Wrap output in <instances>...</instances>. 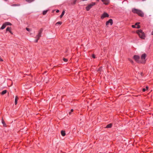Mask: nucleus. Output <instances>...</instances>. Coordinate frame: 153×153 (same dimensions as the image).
I'll return each instance as SVG.
<instances>
[{
    "label": "nucleus",
    "instance_id": "nucleus-1",
    "mask_svg": "<svg viewBox=\"0 0 153 153\" xmlns=\"http://www.w3.org/2000/svg\"><path fill=\"white\" fill-rule=\"evenodd\" d=\"M132 12L134 13L137 14L139 16L141 17L144 16V14L140 10L133 8L132 10Z\"/></svg>",
    "mask_w": 153,
    "mask_h": 153
},
{
    "label": "nucleus",
    "instance_id": "nucleus-2",
    "mask_svg": "<svg viewBox=\"0 0 153 153\" xmlns=\"http://www.w3.org/2000/svg\"><path fill=\"white\" fill-rule=\"evenodd\" d=\"M136 33L138 34L139 37L142 39H145V33L141 29L138 30L136 31Z\"/></svg>",
    "mask_w": 153,
    "mask_h": 153
},
{
    "label": "nucleus",
    "instance_id": "nucleus-3",
    "mask_svg": "<svg viewBox=\"0 0 153 153\" xmlns=\"http://www.w3.org/2000/svg\"><path fill=\"white\" fill-rule=\"evenodd\" d=\"M133 59L139 63H145V61H142L141 60H139L140 59V56L137 55H134L133 56Z\"/></svg>",
    "mask_w": 153,
    "mask_h": 153
},
{
    "label": "nucleus",
    "instance_id": "nucleus-4",
    "mask_svg": "<svg viewBox=\"0 0 153 153\" xmlns=\"http://www.w3.org/2000/svg\"><path fill=\"white\" fill-rule=\"evenodd\" d=\"M96 4V3L94 2H91L90 4H89L87 7H86V10L88 11L92 8V7Z\"/></svg>",
    "mask_w": 153,
    "mask_h": 153
},
{
    "label": "nucleus",
    "instance_id": "nucleus-5",
    "mask_svg": "<svg viewBox=\"0 0 153 153\" xmlns=\"http://www.w3.org/2000/svg\"><path fill=\"white\" fill-rule=\"evenodd\" d=\"M43 30V29L42 28H41L39 30L38 33V34L36 36V37H40L41 36V34L42 33Z\"/></svg>",
    "mask_w": 153,
    "mask_h": 153
},
{
    "label": "nucleus",
    "instance_id": "nucleus-6",
    "mask_svg": "<svg viewBox=\"0 0 153 153\" xmlns=\"http://www.w3.org/2000/svg\"><path fill=\"white\" fill-rule=\"evenodd\" d=\"M110 24L111 25H112L113 24V20L112 19H109L108 21H107L105 23L106 25H108L109 24Z\"/></svg>",
    "mask_w": 153,
    "mask_h": 153
},
{
    "label": "nucleus",
    "instance_id": "nucleus-7",
    "mask_svg": "<svg viewBox=\"0 0 153 153\" xmlns=\"http://www.w3.org/2000/svg\"><path fill=\"white\" fill-rule=\"evenodd\" d=\"M146 56V55L145 53H144L142 54V55L141 56V59L142 60V61H145V62H146V60L145 58Z\"/></svg>",
    "mask_w": 153,
    "mask_h": 153
},
{
    "label": "nucleus",
    "instance_id": "nucleus-8",
    "mask_svg": "<svg viewBox=\"0 0 153 153\" xmlns=\"http://www.w3.org/2000/svg\"><path fill=\"white\" fill-rule=\"evenodd\" d=\"M109 15L107 13L105 12L102 15L101 18L102 19L106 17H108Z\"/></svg>",
    "mask_w": 153,
    "mask_h": 153
},
{
    "label": "nucleus",
    "instance_id": "nucleus-9",
    "mask_svg": "<svg viewBox=\"0 0 153 153\" xmlns=\"http://www.w3.org/2000/svg\"><path fill=\"white\" fill-rule=\"evenodd\" d=\"M102 1L105 5H108L109 3V0H102Z\"/></svg>",
    "mask_w": 153,
    "mask_h": 153
},
{
    "label": "nucleus",
    "instance_id": "nucleus-10",
    "mask_svg": "<svg viewBox=\"0 0 153 153\" xmlns=\"http://www.w3.org/2000/svg\"><path fill=\"white\" fill-rule=\"evenodd\" d=\"M7 26L6 25L5 23H4L2 25L1 27V28H0V29L1 30H3L4 29L5 27H6Z\"/></svg>",
    "mask_w": 153,
    "mask_h": 153
},
{
    "label": "nucleus",
    "instance_id": "nucleus-11",
    "mask_svg": "<svg viewBox=\"0 0 153 153\" xmlns=\"http://www.w3.org/2000/svg\"><path fill=\"white\" fill-rule=\"evenodd\" d=\"M140 22H137L134 25L135 26L137 27V28L139 29L140 28V25H139V24H140Z\"/></svg>",
    "mask_w": 153,
    "mask_h": 153
},
{
    "label": "nucleus",
    "instance_id": "nucleus-12",
    "mask_svg": "<svg viewBox=\"0 0 153 153\" xmlns=\"http://www.w3.org/2000/svg\"><path fill=\"white\" fill-rule=\"evenodd\" d=\"M61 135L62 136H65V131H64V130L61 131Z\"/></svg>",
    "mask_w": 153,
    "mask_h": 153
},
{
    "label": "nucleus",
    "instance_id": "nucleus-13",
    "mask_svg": "<svg viewBox=\"0 0 153 153\" xmlns=\"http://www.w3.org/2000/svg\"><path fill=\"white\" fill-rule=\"evenodd\" d=\"M18 99H19V98L18 97V96H16V97L15 98V103L16 105L17 104V101H18Z\"/></svg>",
    "mask_w": 153,
    "mask_h": 153
},
{
    "label": "nucleus",
    "instance_id": "nucleus-14",
    "mask_svg": "<svg viewBox=\"0 0 153 153\" xmlns=\"http://www.w3.org/2000/svg\"><path fill=\"white\" fill-rule=\"evenodd\" d=\"M112 124L111 123H110L108 125H107L106 127H105V128H111L112 127Z\"/></svg>",
    "mask_w": 153,
    "mask_h": 153
},
{
    "label": "nucleus",
    "instance_id": "nucleus-15",
    "mask_svg": "<svg viewBox=\"0 0 153 153\" xmlns=\"http://www.w3.org/2000/svg\"><path fill=\"white\" fill-rule=\"evenodd\" d=\"M149 88V87L148 86H146V88H143L142 89V91L143 92H145L146 91L148 90Z\"/></svg>",
    "mask_w": 153,
    "mask_h": 153
},
{
    "label": "nucleus",
    "instance_id": "nucleus-16",
    "mask_svg": "<svg viewBox=\"0 0 153 153\" xmlns=\"http://www.w3.org/2000/svg\"><path fill=\"white\" fill-rule=\"evenodd\" d=\"M7 92V91L6 90H4L2 91L1 93V94L2 95H4Z\"/></svg>",
    "mask_w": 153,
    "mask_h": 153
},
{
    "label": "nucleus",
    "instance_id": "nucleus-17",
    "mask_svg": "<svg viewBox=\"0 0 153 153\" xmlns=\"http://www.w3.org/2000/svg\"><path fill=\"white\" fill-rule=\"evenodd\" d=\"M65 13V11L64 10L62 12V13L61 14L60 16V18H62V16L64 15Z\"/></svg>",
    "mask_w": 153,
    "mask_h": 153
},
{
    "label": "nucleus",
    "instance_id": "nucleus-18",
    "mask_svg": "<svg viewBox=\"0 0 153 153\" xmlns=\"http://www.w3.org/2000/svg\"><path fill=\"white\" fill-rule=\"evenodd\" d=\"M1 122L2 124H3V126H6V124L5 123L3 119H2V120Z\"/></svg>",
    "mask_w": 153,
    "mask_h": 153
},
{
    "label": "nucleus",
    "instance_id": "nucleus-19",
    "mask_svg": "<svg viewBox=\"0 0 153 153\" xmlns=\"http://www.w3.org/2000/svg\"><path fill=\"white\" fill-rule=\"evenodd\" d=\"M5 23L6 26H7V25H10V26L12 25L11 23L10 22H5Z\"/></svg>",
    "mask_w": 153,
    "mask_h": 153
},
{
    "label": "nucleus",
    "instance_id": "nucleus-20",
    "mask_svg": "<svg viewBox=\"0 0 153 153\" xmlns=\"http://www.w3.org/2000/svg\"><path fill=\"white\" fill-rule=\"evenodd\" d=\"M48 10L43 11V12H42L43 15H45L48 12Z\"/></svg>",
    "mask_w": 153,
    "mask_h": 153
},
{
    "label": "nucleus",
    "instance_id": "nucleus-21",
    "mask_svg": "<svg viewBox=\"0 0 153 153\" xmlns=\"http://www.w3.org/2000/svg\"><path fill=\"white\" fill-rule=\"evenodd\" d=\"M11 27H7L6 29V31H9V32L11 30Z\"/></svg>",
    "mask_w": 153,
    "mask_h": 153
},
{
    "label": "nucleus",
    "instance_id": "nucleus-22",
    "mask_svg": "<svg viewBox=\"0 0 153 153\" xmlns=\"http://www.w3.org/2000/svg\"><path fill=\"white\" fill-rule=\"evenodd\" d=\"M35 38H36V39L35 40L34 42H37L39 39H40V37H39L38 38V37H36Z\"/></svg>",
    "mask_w": 153,
    "mask_h": 153
},
{
    "label": "nucleus",
    "instance_id": "nucleus-23",
    "mask_svg": "<svg viewBox=\"0 0 153 153\" xmlns=\"http://www.w3.org/2000/svg\"><path fill=\"white\" fill-rule=\"evenodd\" d=\"M62 24V22H58L56 23V25H61Z\"/></svg>",
    "mask_w": 153,
    "mask_h": 153
},
{
    "label": "nucleus",
    "instance_id": "nucleus-24",
    "mask_svg": "<svg viewBox=\"0 0 153 153\" xmlns=\"http://www.w3.org/2000/svg\"><path fill=\"white\" fill-rule=\"evenodd\" d=\"M63 60L65 62H68V60L67 59H66L65 58H64L63 59Z\"/></svg>",
    "mask_w": 153,
    "mask_h": 153
},
{
    "label": "nucleus",
    "instance_id": "nucleus-25",
    "mask_svg": "<svg viewBox=\"0 0 153 153\" xmlns=\"http://www.w3.org/2000/svg\"><path fill=\"white\" fill-rule=\"evenodd\" d=\"M34 0H26V1L29 2L30 3L33 1Z\"/></svg>",
    "mask_w": 153,
    "mask_h": 153
},
{
    "label": "nucleus",
    "instance_id": "nucleus-26",
    "mask_svg": "<svg viewBox=\"0 0 153 153\" xmlns=\"http://www.w3.org/2000/svg\"><path fill=\"white\" fill-rule=\"evenodd\" d=\"M131 27L133 28H137V27L135 26V25H132L131 26Z\"/></svg>",
    "mask_w": 153,
    "mask_h": 153
},
{
    "label": "nucleus",
    "instance_id": "nucleus-27",
    "mask_svg": "<svg viewBox=\"0 0 153 153\" xmlns=\"http://www.w3.org/2000/svg\"><path fill=\"white\" fill-rule=\"evenodd\" d=\"M92 57L94 58V59H95L96 58V57L95 56V55L94 54H93L92 55Z\"/></svg>",
    "mask_w": 153,
    "mask_h": 153
},
{
    "label": "nucleus",
    "instance_id": "nucleus-28",
    "mask_svg": "<svg viewBox=\"0 0 153 153\" xmlns=\"http://www.w3.org/2000/svg\"><path fill=\"white\" fill-rule=\"evenodd\" d=\"M26 30L28 31H30V29L28 28H26Z\"/></svg>",
    "mask_w": 153,
    "mask_h": 153
},
{
    "label": "nucleus",
    "instance_id": "nucleus-29",
    "mask_svg": "<svg viewBox=\"0 0 153 153\" xmlns=\"http://www.w3.org/2000/svg\"><path fill=\"white\" fill-rule=\"evenodd\" d=\"M102 69V67H101L98 70V71H101V70Z\"/></svg>",
    "mask_w": 153,
    "mask_h": 153
},
{
    "label": "nucleus",
    "instance_id": "nucleus-30",
    "mask_svg": "<svg viewBox=\"0 0 153 153\" xmlns=\"http://www.w3.org/2000/svg\"><path fill=\"white\" fill-rule=\"evenodd\" d=\"M74 111V110L73 109H71V111L69 112V114H71V112H72Z\"/></svg>",
    "mask_w": 153,
    "mask_h": 153
},
{
    "label": "nucleus",
    "instance_id": "nucleus-31",
    "mask_svg": "<svg viewBox=\"0 0 153 153\" xmlns=\"http://www.w3.org/2000/svg\"><path fill=\"white\" fill-rule=\"evenodd\" d=\"M18 5L17 4H13L12 5V6H17Z\"/></svg>",
    "mask_w": 153,
    "mask_h": 153
},
{
    "label": "nucleus",
    "instance_id": "nucleus-32",
    "mask_svg": "<svg viewBox=\"0 0 153 153\" xmlns=\"http://www.w3.org/2000/svg\"><path fill=\"white\" fill-rule=\"evenodd\" d=\"M129 61H130V62H131V63H133V60H131V59H130V60H129Z\"/></svg>",
    "mask_w": 153,
    "mask_h": 153
},
{
    "label": "nucleus",
    "instance_id": "nucleus-33",
    "mask_svg": "<svg viewBox=\"0 0 153 153\" xmlns=\"http://www.w3.org/2000/svg\"><path fill=\"white\" fill-rule=\"evenodd\" d=\"M76 0H74V1H73V4H76Z\"/></svg>",
    "mask_w": 153,
    "mask_h": 153
},
{
    "label": "nucleus",
    "instance_id": "nucleus-34",
    "mask_svg": "<svg viewBox=\"0 0 153 153\" xmlns=\"http://www.w3.org/2000/svg\"><path fill=\"white\" fill-rule=\"evenodd\" d=\"M3 61V60L1 58L0 56V61L2 62Z\"/></svg>",
    "mask_w": 153,
    "mask_h": 153
},
{
    "label": "nucleus",
    "instance_id": "nucleus-35",
    "mask_svg": "<svg viewBox=\"0 0 153 153\" xmlns=\"http://www.w3.org/2000/svg\"><path fill=\"white\" fill-rule=\"evenodd\" d=\"M59 10H57L56 11V12L57 13H58L59 12Z\"/></svg>",
    "mask_w": 153,
    "mask_h": 153
},
{
    "label": "nucleus",
    "instance_id": "nucleus-36",
    "mask_svg": "<svg viewBox=\"0 0 153 153\" xmlns=\"http://www.w3.org/2000/svg\"><path fill=\"white\" fill-rule=\"evenodd\" d=\"M140 75L142 76H143V72H141L140 73Z\"/></svg>",
    "mask_w": 153,
    "mask_h": 153
},
{
    "label": "nucleus",
    "instance_id": "nucleus-37",
    "mask_svg": "<svg viewBox=\"0 0 153 153\" xmlns=\"http://www.w3.org/2000/svg\"><path fill=\"white\" fill-rule=\"evenodd\" d=\"M9 32H10V33L11 34H13V33H12V31H11V30L10 31H9Z\"/></svg>",
    "mask_w": 153,
    "mask_h": 153
},
{
    "label": "nucleus",
    "instance_id": "nucleus-38",
    "mask_svg": "<svg viewBox=\"0 0 153 153\" xmlns=\"http://www.w3.org/2000/svg\"><path fill=\"white\" fill-rule=\"evenodd\" d=\"M152 34L153 35V31L152 32Z\"/></svg>",
    "mask_w": 153,
    "mask_h": 153
},
{
    "label": "nucleus",
    "instance_id": "nucleus-39",
    "mask_svg": "<svg viewBox=\"0 0 153 153\" xmlns=\"http://www.w3.org/2000/svg\"><path fill=\"white\" fill-rule=\"evenodd\" d=\"M97 1H99V0H97Z\"/></svg>",
    "mask_w": 153,
    "mask_h": 153
}]
</instances>
